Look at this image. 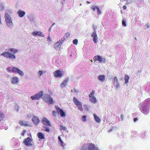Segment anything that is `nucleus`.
Returning a JSON list of instances; mask_svg holds the SVG:
<instances>
[{
	"label": "nucleus",
	"instance_id": "obj_18",
	"mask_svg": "<svg viewBox=\"0 0 150 150\" xmlns=\"http://www.w3.org/2000/svg\"><path fill=\"white\" fill-rule=\"evenodd\" d=\"M34 15L33 14H30L28 16V18L31 23H32L34 21Z\"/></svg>",
	"mask_w": 150,
	"mask_h": 150
},
{
	"label": "nucleus",
	"instance_id": "obj_48",
	"mask_svg": "<svg viewBox=\"0 0 150 150\" xmlns=\"http://www.w3.org/2000/svg\"><path fill=\"white\" fill-rule=\"evenodd\" d=\"M138 120V118H135L134 119V121L135 122L136 121H137Z\"/></svg>",
	"mask_w": 150,
	"mask_h": 150
},
{
	"label": "nucleus",
	"instance_id": "obj_35",
	"mask_svg": "<svg viewBox=\"0 0 150 150\" xmlns=\"http://www.w3.org/2000/svg\"><path fill=\"white\" fill-rule=\"evenodd\" d=\"M96 10L98 14H100L101 13V11L99 7H98Z\"/></svg>",
	"mask_w": 150,
	"mask_h": 150
},
{
	"label": "nucleus",
	"instance_id": "obj_3",
	"mask_svg": "<svg viewBox=\"0 0 150 150\" xmlns=\"http://www.w3.org/2000/svg\"><path fill=\"white\" fill-rule=\"evenodd\" d=\"M6 69L10 72L18 73L21 76H23L24 75V73L22 71L16 67H9L7 68Z\"/></svg>",
	"mask_w": 150,
	"mask_h": 150
},
{
	"label": "nucleus",
	"instance_id": "obj_7",
	"mask_svg": "<svg viewBox=\"0 0 150 150\" xmlns=\"http://www.w3.org/2000/svg\"><path fill=\"white\" fill-rule=\"evenodd\" d=\"M95 93V90L92 91V92L89 95V97L90 98V100L94 104H96L97 103V100L96 97L94 96Z\"/></svg>",
	"mask_w": 150,
	"mask_h": 150
},
{
	"label": "nucleus",
	"instance_id": "obj_22",
	"mask_svg": "<svg viewBox=\"0 0 150 150\" xmlns=\"http://www.w3.org/2000/svg\"><path fill=\"white\" fill-rule=\"evenodd\" d=\"M68 79H65L62 83L61 85V87L63 88L66 86L67 85V83L68 81Z\"/></svg>",
	"mask_w": 150,
	"mask_h": 150
},
{
	"label": "nucleus",
	"instance_id": "obj_6",
	"mask_svg": "<svg viewBox=\"0 0 150 150\" xmlns=\"http://www.w3.org/2000/svg\"><path fill=\"white\" fill-rule=\"evenodd\" d=\"M73 101L74 103L78 108V109L80 111H83V109L81 103L75 97H74L73 98Z\"/></svg>",
	"mask_w": 150,
	"mask_h": 150
},
{
	"label": "nucleus",
	"instance_id": "obj_37",
	"mask_svg": "<svg viewBox=\"0 0 150 150\" xmlns=\"http://www.w3.org/2000/svg\"><path fill=\"white\" fill-rule=\"evenodd\" d=\"M87 117L86 116L84 115L83 116L82 118V120L83 121L85 122L86 121V118Z\"/></svg>",
	"mask_w": 150,
	"mask_h": 150
},
{
	"label": "nucleus",
	"instance_id": "obj_43",
	"mask_svg": "<svg viewBox=\"0 0 150 150\" xmlns=\"http://www.w3.org/2000/svg\"><path fill=\"white\" fill-rule=\"evenodd\" d=\"M58 140H59V141L60 142H61V141H62L61 139V138H60V136H59L58 137Z\"/></svg>",
	"mask_w": 150,
	"mask_h": 150
},
{
	"label": "nucleus",
	"instance_id": "obj_51",
	"mask_svg": "<svg viewBox=\"0 0 150 150\" xmlns=\"http://www.w3.org/2000/svg\"><path fill=\"white\" fill-rule=\"evenodd\" d=\"M55 24V23H53V24L51 26V27H52Z\"/></svg>",
	"mask_w": 150,
	"mask_h": 150
},
{
	"label": "nucleus",
	"instance_id": "obj_31",
	"mask_svg": "<svg viewBox=\"0 0 150 150\" xmlns=\"http://www.w3.org/2000/svg\"><path fill=\"white\" fill-rule=\"evenodd\" d=\"M70 36V33L69 32H67L64 35V38H69Z\"/></svg>",
	"mask_w": 150,
	"mask_h": 150
},
{
	"label": "nucleus",
	"instance_id": "obj_1",
	"mask_svg": "<svg viewBox=\"0 0 150 150\" xmlns=\"http://www.w3.org/2000/svg\"><path fill=\"white\" fill-rule=\"evenodd\" d=\"M139 109L140 111L145 115L148 114L150 110V99H146L140 104Z\"/></svg>",
	"mask_w": 150,
	"mask_h": 150
},
{
	"label": "nucleus",
	"instance_id": "obj_34",
	"mask_svg": "<svg viewBox=\"0 0 150 150\" xmlns=\"http://www.w3.org/2000/svg\"><path fill=\"white\" fill-rule=\"evenodd\" d=\"M78 40L77 39L74 40L73 41V44L74 45H77L78 43Z\"/></svg>",
	"mask_w": 150,
	"mask_h": 150
},
{
	"label": "nucleus",
	"instance_id": "obj_26",
	"mask_svg": "<svg viewBox=\"0 0 150 150\" xmlns=\"http://www.w3.org/2000/svg\"><path fill=\"white\" fill-rule=\"evenodd\" d=\"M124 79L125 80V84L129 82V77L128 75H126L124 77Z\"/></svg>",
	"mask_w": 150,
	"mask_h": 150
},
{
	"label": "nucleus",
	"instance_id": "obj_32",
	"mask_svg": "<svg viewBox=\"0 0 150 150\" xmlns=\"http://www.w3.org/2000/svg\"><path fill=\"white\" fill-rule=\"evenodd\" d=\"M95 31L96 30H94V31L93 33L91 35L92 37H93V38H96V37L97 36Z\"/></svg>",
	"mask_w": 150,
	"mask_h": 150
},
{
	"label": "nucleus",
	"instance_id": "obj_53",
	"mask_svg": "<svg viewBox=\"0 0 150 150\" xmlns=\"http://www.w3.org/2000/svg\"><path fill=\"white\" fill-rule=\"evenodd\" d=\"M81 4H80V6H81Z\"/></svg>",
	"mask_w": 150,
	"mask_h": 150
},
{
	"label": "nucleus",
	"instance_id": "obj_4",
	"mask_svg": "<svg viewBox=\"0 0 150 150\" xmlns=\"http://www.w3.org/2000/svg\"><path fill=\"white\" fill-rule=\"evenodd\" d=\"M5 21L7 25L10 28H13V23L11 18L8 13H6L5 14Z\"/></svg>",
	"mask_w": 150,
	"mask_h": 150
},
{
	"label": "nucleus",
	"instance_id": "obj_44",
	"mask_svg": "<svg viewBox=\"0 0 150 150\" xmlns=\"http://www.w3.org/2000/svg\"><path fill=\"white\" fill-rule=\"evenodd\" d=\"M92 28H93L94 31L96 30H95V29L96 28V25H93V26H92Z\"/></svg>",
	"mask_w": 150,
	"mask_h": 150
},
{
	"label": "nucleus",
	"instance_id": "obj_49",
	"mask_svg": "<svg viewBox=\"0 0 150 150\" xmlns=\"http://www.w3.org/2000/svg\"><path fill=\"white\" fill-rule=\"evenodd\" d=\"M123 8L125 10L127 8V7L126 6L124 5L123 7Z\"/></svg>",
	"mask_w": 150,
	"mask_h": 150
},
{
	"label": "nucleus",
	"instance_id": "obj_5",
	"mask_svg": "<svg viewBox=\"0 0 150 150\" xmlns=\"http://www.w3.org/2000/svg\"><path fill=\"white\" fill-rule=\"evenodd\" d=\"M42 99L48 104H51L54 103V100L50 96L49 94H44L42 98Z\"/></svg>",
	"mask_w": 150,
	"mask_h": 150
},
{
	"label": "nucleus",
	"instance_id": "obj_12",
	"mask_svg": "<svg viewBox=\"0 0 150 150\" xmlns=\"http://www.w3.org/2000/svg\"><path fill=\"white\" fill-rule=\"evenodd\" d=\"M32 35L34 36H38L41 37H45V36L43 33L40 31H35L32 33Z\"/></svg>",
	"mask_w": 150,
	"mask_h": 150
},
{
	"label": "nucleus",
	"instance_id": "obj_10",
	"mask_svg": "<svg viewBox=\"0 0 150 150\" xmlns=\"http://www.w3.org/2000/svg\"><path fill=\"white\" fill-rule=\"evenodd\" d=\"M93 59L95 62L98 61L100 63L102 62L105 63L106 62V59L105 58L99 55L94 56L93 57Z\"/></svg>",
	"mask_w": 150,
	"mask_h": 150
},
{
	"label": "nucleus",
	"instance_id": "obj_16",
	"mask_svg": "<svg viewBox=\"0 0 150 150\" xmlns=\"http://www.w3.org/2000/svg\"><path fill=\"white\" fill-rule=\"evenodd\" d=\"M113 83L115 86L117 88H119L120 86L116 76H115L113 78Z\"/></svg>",
	"mask_w": 150,
	"mask_h": 150
},
{
	"label": "nucleus",
	"instance_id": "obj_27",
	"mask_svg": "<svg viewBox=\"0 0 150 150\" xmlns=\"http://www.w3.org/2000/svg\"><path fill=\"white\" fill-rule=\"evenodd\" d=\"M5 117V115L2 112H0V121H1L2 120H3Z\"/></svg>",
	"mask_w": 150,
	"mask_h": 150
},
{
	"label": "nucleus",
	"instance_id": "obj_30",
	"mask_svg": "<svg viewBox=\"0 0 150 150\" xmlns=\"http://www.w3.org/2000/svg\"><path fill=\"white\" fill-rule=\"evenodd\" d=\"M60 129L61 131H65L66 129V128L65 126L61 125L60 126Z\"/></svg>",
	"mask_w": 150,
	"mask_h": 150
},
{
	"label": "nucleus",
	"instance_id": "obj_38",
	"mask_svg": "<svg viewBox=\"0 0 150 150\" xmlns=\"http://www.w3.org/2000/svg\"><path fill=\"white\" fill-rule=\"evenodd\" d=\"M45 131L47 132H49L50 131V128L48 127H46L45 128Z\"/></svg>",
	"mask_w": 150,
	"mask_h": 150
},
{
	"label": "nucleus",
	"instance_id": "obj_13",
	"mask_svg": "<svg viewBox=\"0 0 150 150\" xmlns=\"http://www.w3.org/2000/svg\"><path fill=\"white\" fill-rule=\"evenodd\" d=\"M42 123L46 126H51L52 124L50 121L45 117H43L42 120Z\"/></svg>",
	"mask_w": 150,
	"mask_h": 150
},
{
	"label": "nucleus",
	"instance_id": "obj_23",
	"mask_svg": "<svg viewBox=\"0 0 150 150\" xmlns=\"http://www.w3.org/2000/svg\"><path fill=\"white\" fill-rule=\"evenodd\" d=\"M37 136L38 138L40 139H44L45 138L44 135L41 132L38 133Z\"/></svg>",
	"mask_w": 150,
	"mask_h": 150
},
{
	"label": "nucleus",
	"instance_id": "obj_55",
	"mask_svg": "<svg viewBox=\"0 0 150 150\" xmlns=\"http://www.w3.org/2000/svg\"><path fill=\"white\" fill-rule=\"evenodd\" d=\"M48 38H50V37L49 36Z\"/></svg>",
	"mask_w": 150,
	"mask_h": 150
},
{
	"label": "nucleus",
	"instance_id": "obj_54",
	"mask_svg": "<svg viewBox=\"0 0 150 150\" xmlns=\"http://www.w3.org/2000/svg\"><path fill=\"white\" fill-rule=\"evenodd\" d=\"M147 27H148V28H149L148 25H147Z\"/></svg>",
	"mask_w": 150,
	"mask_h": 150
},
{
	"label": "nucleus",
	"instance_id": "obj_14",
	"mask_svg": "<svg viewBox=\"0 0 150 150\" xmlns=\"http://www.w3.org/2000/svg\"><path fill=\"white\" fill-rule=\"evenodd\" d=\"M32 121L34 124L36 125H37L39 123L40 120L38 117L34 116L33 117L32 119Z\"/></svg>",
	"mask_w": 150,
	"mask_h": 150
},
{
	"label": "nucleus",
	"instance_id": "obj_19",
	"mask_svg": "<svg viewBox=\"0 0 150 150\" xmlns=\"http://www.w3.org/2000/svg\"><path fill=\"white\" fill-rule=\"evenodd\" d=\"M19 123L21 126H25L29 125V124L27 121L20 120L19 121Z\"/></svg>",
	"mask_w": 150,
	"mask_h": 150
},
{
	"label": "nucleus",
	"instance_id": "obj_41",
	"mask_svg": "<svg viewBox=\"0 0 150 150\" xmlns=\"http://www.w3.org/2000/svg\"><path fill=\"white\" fill-rule=\"evenodd\" d=\"M57 111H53L52 112V114L55 116L56 115V114L57 113Z\"/></svg>",
	"mask_w": 150,
	"mask_h": 150
},
{
	"label": "nucleus",
	"instance_id": "obj_15",
	"mask_svg": "<svg viewBox=\"0 0 150 150\" xmlns=\"http://www.w3.org/2000/svg\"><path fill=\"white\" fill-rule=\"evenodd\" d=\"M63 75L62 72L60 70H58L54 72V75L56 77H60Z\"/></svg>",
	"mask_w": 150,
	"mask_h": 150
},
{
	"label": "nucleus",
	"instance_id": "obj_39",
	"mask_svg": "<svg viewBox=\"0 0 150 150\" xmlns=\"http://www.w3.org/2000/svg\"><path fill=\"white\" fill-rule=\"evenodd\" d=\"M38 73H39V76H41V75H42V74L43 73V72L41 70H39L38 71Z\"/></svg>",
	"mask_w": 150,
	"mask_h": 150
},
{
	"label": "nucleus",
	"instance_id": "obj_42",
	"mask_svg": "<svg viewBox=\"0 0 150 150\" xmlns=\"http://www.w3.org/2000/svg\"><path fill=\"white\" fill-rule=\"evenodd\" d=\"M88 105H86L85 106V109L86 110H88V108L87 107H88Z\"/></svg>",
	"mask_w": 150,
	"mask_h": 150
},
{
	"label": "nucleus",
	"instance_id": "obj_36",
	"mask_svg": "<svg viewBox=\"0 0 150 150\" xmlns=\"http://www.w3.org/2000/svg\"><path fill=\"white\" fill-rule=\"evenodd\" d=\"M60 146H61L64 147L65 146V145L64 142L63 141H61L60 142Z\"/></svg>",
	"mask_w": 150,
	"mask_h": 150
},
{
	"label": "nucleus",
	"instance_id": "obj_45",
	"mask_svg": "<svg viewBox=\"0 0 150 150\" xmlns=\"http://www.w3.org/2000/svg\"><path fill=\"white\" fill-rule=\"evenodd\" d=\"M25 130H23L22 133V135H24V133H25Z\"/></svg>",
	"mask_w": 150,
	"mask_h": 150
},
{
	"label": "nucleus",
	"instance_id": "obj_17",
	"mask_svg": "<svg viewBox=\"0 0 150 150\" xmlns=\"http://www.w3.org/2000/svg\"><path fill=\"white\" fill-rule=\"evenodd\" d=\"M31 141V139L30 137H28L25 139L23 141V142L26 145L29 146L32 145L30 144Z\"/></svg>",
	"mask_w": 150,
	"mask_h": 150
},
{
	"label": "nucleus",
	"instance_id": "obj_33",
	"mask_svg": "<svg viewBox=\"0 0 150 150\" xmlns=\"http://www.w3.org/2000/svg\"><path fill=\"white\" fill-rule=\"evenodd\" d=\"M98 7L97 6H94V5L92 6H91V8L94 11H95L96 10Z\"/></svg>",
	"mask_w": 150,
	"mask_h": 150
},
{
	"label": "nucleus",
	"instance_id": "obj_21",
	"mask_svg": "<svg viewBox=\"0 0 150 150\" xmlns=\"http://www.w3.org/2000/svg\"><path fill=\"white\" fill-rule=\"evenodd\" d=\"M98 79L100 81L103 82L105 79V76L104 75H101L98 76Z\"/></svg>",
	"mask_w": 150,
	"mask_h": 150
},
{
	"label": "nucleus",
	"instance_id": "obj_11",
	"mask_svg": "<svg viewBox=\"0 0 150 150\" xmlns=\"http://www.w3.org/2000/svg\"><path fill=\"white\" fill-rule=\"evenodd\" d=\"M56 110L57 111V113L58 114H60V116L62 117H64L66 116V115L65 112L61 109H60L57 106H55V107Z\"/></svg>",
	"mask_w": 150,
	"mask_h": 150
},
{
	"label": "nucleus",
	"instance_id": "obj_56",
	"mask_svg": "<svg viewBox=\"0 0 150 150\" xmlns=\"http://www.w3.org/2000/svg\"><path fill=\"white\" fill-rule=\"evenodd\" d=\"M63 0L64 1H65V0Z\"/></svg>",
	"mask_w": 150,
	"mask_h": 150
},
{
	"label": "nucleus",
	"instance_id": "obj_20",
	"mask_svg": "<svg viewBox=\"0 0 150 150\" xmlns=\"http://www.w3.org/2000/svg\"><path fill=\"white\" fill-rule=\"evenodd\" d=\"M19 16L20 17H23L25 14V12L23 11L19 10L17 13Z\"/></svg>",
	"mask_w": 150,
	"mask_h": 150
},
{
	"label": "nucleus",
	"instance_id": "obj_40",
	"mask_svg": "<svg viewBox=\"0 0 150 150\" xmlns=\"http://www.w3.org/2000/svg\"><path fill=\"white\" fill-rule=\"evenodd\" d=\"M93 41L95 43H96L98 41L97 38H93Z\"/></svg>",
	"mask_w": 150,
	"mask_h": 150
},
{
	"label": "nucleus",
	"instance_id": "obj_50",
	"mask_svg": "<svg viewBox=\"0 0 150 150\" xmlns=\"http://www.w3.org/2000/svg\"><path fill=\"white\" fill-rule=\"evenodd\" d=\"M52 28V27L51 26V27H50V28L49 29V32H50V31H51V30Z\"/></svg>",
	"mask_w": 150,
	"mask_h": 150
},
{
	"label": "nucleus",
	"instance_id": "obj_29",
	"mask_svg": "<svg viewBox=\"0 0 150 150\" xmlns=\"http://www.w3.org/2000/svg\"><path fill=\"white\" fill-rule=\"evenodd\" d=\"M0 8L1 10H2L4 9V4L3 3H1L0 4Z\"/></svg>",
	"mask_w": 150,
	"mask_h": 150
},
{
	"label": "nucleus",
	"instance_id": "obj_24",
	"mask_svg": "<svg viewBox=\"0 0 150 150\" xmlns=\"http://www.w3.org/2000/svg\"><path fill=\"white\" fill-rule=\"evenodd\" d=\"M18 82V78L16 77H14L12 79L11 82L13 84L16 83Z\"/></svg>",
	"mask_w": 150,
	"mask_h": 150
},
{
	"label": "nucleus",
	"instance_id": "obj_25",
	"mask_svg": "<svg viewBox=\"0 0 150 150\" xmlns=\"http://www.w3.org/2000/svg\"><path fill=\"white\" fill-rule=\"evenodd\" d=\"M93 116L95 121L97 122H99L100 121V120L99 117L98 116L95 114H93Z\"/></svg>",
	"mask_w": 150,
	"mask_h": 150
},
{
	"label": "nucleus",
	"instance_id": "obj_9",
	"mask_svg": "<svg viewBox=\"0 0 150 150\" xmlns=\"http://www.w3.org/2000/svg\"><path fill=\"white\" fill-rule=\"evenodd\" d=\"M43 92L41 91L34 95L31 96V98L32 100L39 99L43 96Z\"/></svg>",
	"mask_w": 150,
	"mask_h": 150
},
{
	"label": "nucleus",
	"instance_id": "obj_28",
	"mask_svg": "<svg viewBox=\"0 0 150 150\" xmlns=\"http://www.w3.org/2000/svg\"><path fill=\"white\" fill-rule=\"evenodd\" d=\"M122 25L125 27H126L127 26L126 25V20L125 18H123L122 22Z\"/></svg>",
	"mask_w": 150,
	"mask_h": 150
},
{
	"label": "nucleus",
	"instance_id": "obj_2",
	"mask_svg": "<svg viewBox=\"0 0 150 150\" xmlns=\"http://www.w3.org/2000/svg\"><path fill=\"white\" fill-rule=\"evenodd\" d=\"M8 51L9 52H4L1 53L0 54V56H4L7 58H9L10 59H15L16 57L14 54L18 51V50L11 48H9Z\"/></svg>",
	"mask_w": 150,
	"mask_h": 150
},
{
	"label": "nucleus",
	"instance_id": "obj_8",
	"mask_svg": "<svg viewBox=\"0 0 150 150\" xmlns=\"http://www.w3.org/2000/svg\"><path fill=\"white\" fill-rule=\"evenodd\" d=\"M85 150H99V149L95 146L94 144L90 143L84 148Z\"/></svg>",
	"mask_w": 150,
	"mask_h": 150
},
{
	"label": "nucleus",
	"instance_id": "obj_46",
	"mask_svg": "<svg viewBox=\"0 0 150 150\" xmlns=\"http://www.w3.org/2000/svg\"><path fill=\"white\" fill-rule=\"evenodd\" d=\"M62 43V42H61L60 41H59L57 42V43L61 44Z\"/></svg>",
	"mask_w": 150,
	"mask_h": 150
},
{
	"label": "nucleus",
	"instance_id": "obj_52",
	"mask_svg": "<svg viewBox=\"0 0 150 150\" xmlns=\"http://www.w3.org/2000/svg\"><path fill=\"white\" fill-rule=\"evenodd\" d=\"M87 3H89V4L90 3V2L89 1H87Z\"/></svg>",
	"mask_w": 150,
	"mask_h": 150
},
{
	"label": "nucleus",
	"instance_id": "obj_47",
	"mask_svg": "<svg viewBox=\"0 0 150 150\" xmlns=\"http://www.w3.org/2000/svg\"><path fill=\"white\" fill-rule=\"evenodd\" d=\"M74 92L75 93H77L78 92V91L76 89L74 88Z\"/></svg>",
	"mask_w": 150,
	"mask_h": 150
}]
</instances>
